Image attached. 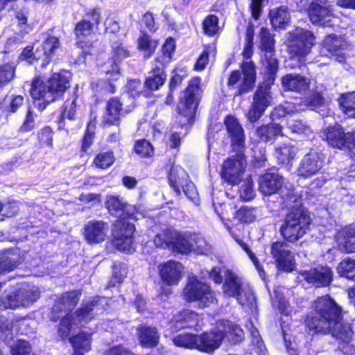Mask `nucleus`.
I'll return each instance as SVG.
<instances>
[{
  "label": "nucleus",
  "instance_id": "nucleus-14",
  "mask_svg": "<svg viewBox=\"0 0 355 355\" xmlns=\"http://www.w3.org/2000/svg\"><path fill=\"white\" fill-rule=\"evenodd\" d=\"M168 180L178 195L180 194L181 190L189 198H191L196 193L194 184L189 180L187 173L181 166H173L171 167L168 174Z\"/></svg>",
  "mask_w": 355,
  "mask_h": 355
},
{
  "label": "nucleus",
  "instance_id": "nucleus-51",
  "mask_svg": "<svg viewBox=\"0 0 355 355\" xmlns=\"http://www.w3.org/2000/svg\"><path fill=\"white\" fill-rule=\"evenodd\" d=\"M135 150L142 157H150L154 155L153 146L146 140L137 141L135 145Z\"/></svg>",
  "mask_w": 355,
  "mask_h": 355
},
{
  "label": "nucleus",
  "instance_id": "nucleus-11",
  "mask_svg": "<svg viewBox=\"0 0 355 355\" xmlns=\"http://www.w3.org/2000/svg\"><path fill=\"white\" fill-rule=\"evenodd\" d=\"M289 35L288 49L291 58L304 62L315 44V36L311 31L299 28Z\"/></svg>",
  "mask_w": 355,
  "mask_h": 355
},
{
  "label": "nucleus",
  "instance_id": "nucleus-61",
  "mask_svg": "<svg viewBox=\"0 0 355 355\" xmlns=\"http://www.w3.org/2000/svg\"><path fill=\"white\" fill-rule=\"evenodd\" d=\"M275 297L272 299L273 304L277 305L279 311L285 314L291 312V307L288 302L282 295H279L277 291H274Z\"/></svg>",
  "mask_w": 355,
  "mask_h": 355
},
{
  "label": "nucleus",
  "instance_id": "nucleus-52",
  "mask_svg": "<svg viewBox=\"0 0 355 355\" xmlns=\"http://www.w3.org/2000/svg\"><path fill=\"white\" fill-rule=\"evenodd\" d=\"M59 39L55 36L47 37L43 42L44 54L47 57L52 55L60 47Z\"/></svg>",
  "mask_w": 355,
  "mask_h": 355
},
{
  "label": "nucleus",
  "instance_id": "nucleus-17",
  "mask_svg": "<svg viewBox=\"0 0 355 355\" xmlns=\"http://www.w3.org/2000/svg\"><path fill=\"white\" fill-rule=\"evenodd\" d=\"M242 71L243 75L242 79L240 72L234 71L231 73L228 80V85L231 86L236 85L239 80L242 81V84L236 92V95L248 92L255 82V69L252 62H245L242 65Z\"/></svg>",
  "mask_w": 355,
  "mask_h": 355
},
{
  "label": "nucleus",
  "instance_id": "nucleus-3",
  "mask_svg": "<svg viewBox=\"0 0 355 355\" xmlns=\"http://www.w3.org/2000/svg\"><path fill=\"white\" fill-rule=\"evenodd\" d=\"M107 208L112 215L121 218L117 220L113 227V243L116 248L128 253L135 250V243L132 235L135 227L132 224L125 220V218H131L133 210L136 208L127 205L122 198L111 196L107 198Z\"/></svg>",
  "mask_w": 355,
  "mask_h": 355
},
{
  "label": "nucleus",
  "instance_id": "nucleus-47",
  "mask_svg": "<svg viewBox=\"0 0 355 355\" xmlns=\"http://www.w3.org/2000/svg\"><path fill=\"white\" fill-rule=\"evenodd\" d=\"M90 334H80L73 336L70 339V342L73 345L75 352H78V350L83 349L87 352L90 349Z\"/></svg>",
  "mask_w": 355,
  "mask_h": 355
},
{
  "label": "nucleus",
  "instance_id": "nucleus-35",
  "mask_svg": "<svg viewBox=\"0 0 355 355\" xmlns=\"http://www.w3.org/2000/svg\"><path fill=\"white\" fill-rule=\"evenodd\" d=\"M163 65L156 66L146 78L145 85L150 90L159 89L165 83L166 75Z\"/></svg>",
  "mask_w": 355,
  "mask_h": 355
},
{
  "label": "nucleus",
  "instance_id": "nucleus-16",
  "mask_svg": "<svg viewBox=\"0 0 355 355\" xmlns=\"http://www.w3.org/2000/svg\"><path fill=\"white\" fill-rule=\"evenodd\" d=\"M270 253L279 270L291 272L295 269V260L294 254L290 250L288 245L286 243L277 241L272 243Z\"/></svg>",
  "mask_w": 355,
  "mask_h": 355
},
{
  "label": "nucleus",
  "instance_id": "nucleus-13",
  "mask_svg": "<svg viewBox=\"0 0 355 355\" xmlns=\"http://www.w3.org/2000/svg\"><path fill=\"white\" fill-rule=\"evenodd\" d=\"M245 164L244 155L241 152L236 156L227 159L223 165V178L230 184H238L242 178Z\"/></svg>",
  "mask_w": 355,
  "mask_h": 355
},
{
  "label": "nucleus",
  "instance_id": "nucleus-54",
  "mask_svg": "<svg viewBox=\"0 0 355 355\" xmlns=\"http://www.w3.org/2000/svg\"><path fill=\"white\" fill-rule=\"evenodd\" d=\"M255 196L251 178L246 179L240 189V196L244 200H252Z\"/></svg>",
  "mask_w": 355,
  "mask_h": 355
},
{
  "label": "nucleus",
  "instance_id": "nucleus-32",
  "mask_svg": "<svg viewBox=\"0 0 355 355\" xmlns=\"http://www.w3.org/2000/svg\"><path fill=\"white\" fill-rule=\"evenodd\" d=\"M347 133L345 134L340 125L329 127L323 131L322 137L334 148H343L346 144Z\"/></svg>",
  "mask_w": 355,
  "mask_h": 355
},
{
  "label": "nucleus",
  "instance_id": "nucleus-20",
  "mask_svg": "<svg viewBox=\"0 0 355 355\" xmlns=\"http://www.w3.org/2000/svg\"><path fill=\"white\" fill-rule=\"evenodd\" d=\"M270 101L269 89L266 87L259 89L254 94L252 105L247 114L248 120L252 123L257 121L270 105Z\"/></svg>",
  "mask_w": 355,
  "mask_h": 355
},
{
  "label": "nucleus",
  "instance_id": "nucleus-39",
  "mask_svg": "<svg viewBox=\"0 0 355 355\" xmlns=\"http://www.w3.org/2000/svg\"><path fill=\"white\" fill-rule=\"evenodd\" d=\"M138 49L144 53V57L149 58L157 46V42L146 34L141 35L137 40Z\"/></svg>",
  "mask_w": 355,
  "mask_h": 355
},
{
  "label": "nucleus",
  "instance_id": "nucleus-10",
  "mask_svg": "<svg viewBox=\"0 0 355 355\" xmlns=\"http://www.w3.org/2000/svg\"><path fill=\"white\" fill-rule=\"evenodd\" d=\"M184 296L187 301L198 302L200 307L208 306L216 301L215 295L210 286L196 276L188 277Z\"/></svg>",
  "mask_w": 355,
  "mask_h": 355
},
{
  "label": "nucleus",
  "instance_id": "nucleus-43",
  "mask_svg": "<svg viewBox=\"0 0 355 355\" xmlns=\"http://www.w3.org/2000/svg\"><path fill=\"white\" fill-rule=\"evenodd\" d=\"M175 40L171 37L166 39L162 46V55L156 59V62L163 66L168 64L175 51Z\"/></svg>",
  "mask_w": 355,
  "mask_h": 355
},
{
  "label": "nucleus",
  "instance_id": "nucleus-49",
  "mask_svg": "<svg viewBox=\"0 0 355 355\" xmlns=\"http://www.w3.org/2000/svg\"><path fill=\"white\" fill-rule=\"evenodd\" d=\"M204 33L208 36H214L219 30L218 19L216 15L207 16L202 22Z\"/></svg>",
  "mask_w": 355,
  "mask_h": 355
},
{
  "label": "nucleus",
  "instance_id": "nucleus-27",
  "mask_svg": "<svg viewBox=\"0 0 355 355\" xmlns=\"http://www.w3.org/2000/svg\"><path fill=\"white\" fill-rule=\"evenodd\" d=\"M200 316L190 310L182 311L175 315L171 321V327L175 329L193 328L199 325Z\"/></svg>",
  "mask_w": 355,
  "mask_h": 355
},
{
  "label": "nucleus",
  "instance_id": "nucleus-23",
  "mask_svg": "<svg viewBox=\"0 0 355 355\" xmlns=\"http://www.w3.org/2000/svg\"><path fill=\"white\" fill-rule=\"evenodd\" d=\"M332 271L327 266H320L302 272L303 278L316 286H327L332 280Z\"/></svg>",
  "mask_w": 355,
  "mask_h": 355
},
{
  "label": "nucleus",
  "instance_id": "nucleus-50",
  "mask_svg": "<svg viewBox=\"0 0 355 355\" xmlns=\"http://www.w3.org/2000/svg\"><path fill=\"white\" fill-rule=\"evenodd\" d=\"M288 127L293 132L302 135L307 138H310L313 135L311 128L300 121L291 119L288 121Z\"/></svg>",
  "mask_w": 355,
  "mask_h": 355
},
{
  "label": "nucleus",
  "instance_id": "nucleus-4",
  "mask_svg": "<svg viewBox=\"0 0 355 355\" xmlns=\"http://www.w3.org/2000/svg\"><path fill=\"white\" fill-rule=\"evenodd\" d=\"M209 277L216 284H221L224 279L223 292L225 295L235 297L239 304L253 309L255 306V296L250 286L242 277L230 269L213 268Z\"/></svg>",
  "mask_w": 355,
  "mask_h": 355
},
{
  "label": "nucleus",
  "instance_id": "nucleus-45",
  "mask_svg": "<svg viewBox=\"0 0 355 355\" xmlns=\"http://www.w3.org/2000/svg\"><path fill=\"white\" fill-rule=\"evenodd\" d=\"M340 104L346 115L355 118V92L343 95L340 99Z\"/></svg>",
  "mask_w": 355,
  "mask_h": 355
},
{
  "label": "nucleus",
  "instance_id": "nucleus-29",
  "mask_svg": "<svg viewBox=\"0 0 355 355\" xmlns=\"http://www.w3.org/2000/svg\"><path fill=\"white\" fill-rule=\"evenodd\" d=\"M309 16L313 24L320 26H331V10L317 3H312L309 8Z\"/></svg>",
  "mask_w": 355,
  "mask_h": 355
},
{
  "label": "nucleus",
  "instance_id": "nucleus-24",
  "mask_svg": "<svg viewBox=\"0 0 355 355\" xmlns=\"http://www.w3.org/2000/svg\"><path fill=\"white\" fill-rule=\"evenodd\" d=\"M323 48L321 53L324 55H327L326 52L333 57L339 62L345 60L344 54L341 52L346 46L345 42L340 37L335 35L327 36L323 42Z\"/></svg>",
  "mask_w": 355,
  "mask_h": 355
},
{
  "label": "nucleus",
  "instance_id": "nucleus-22",
  "mask_svg": "<svg viewBox=\"0 0 355 355\" xmlns=\"http://www.w3.org/2000/svg\"><path fill=\"white\" fill-rule=\"evenodd\" d=\"M158 268L164 283L168 286L177 285L179 283L184 269L181 263L169 261L160 264Z\"/></svg>",
  "mask_w": 355,
  "mask_h": 355
},
{
  "label": "nucleus",
  "instance_id": "nucleus-37",
  "mask_svg": "<svg viewBox=\"0 0 355 355\" xmlns=\"http://www.w3.org/2000/svg\"><path fill=\"white\" fill-rule=\"evenodd\" d=\"M121 114V103L116 98H111L107 105L103 121L107 124H114L118 121Z\"/></svg>",
  "mask_w": 355,
  "mask_h": 355
},
{
  "label": "nucleus",
  "instance_id": "nucleus-1",
  "mask_svg": "<svg viewBox=\"0 0 355 355\" xmlns=\"http://www.w3.org/2000/svg\"><path fill=\"white\" fill-rule=\"evenodd\" d=\"M306 323L310 330L331 334L344 343L350 341L354 334L350 324L343 320L340 308L329 296L318 297L313 302Z\"/></svg>",
  "mask_w": 355,
  "mask_h": 355
},
{
  "label": "nucleus",
  "instance_id": "nucleus-33",
  "mask_svg": "<svg viewBox=\"0 0 355 355\" xmlns=\"http://www.w3.org/2000/svg\"><path fill=\"white\" fill-rule=\"evenodd\" d=\"M269 19L274 28H284L291 19L288 8L282 6L271 9L269 12Z\"/></svg>",
  "mask_w": 355,
  "mask_h": 355
},
{
  "label": "nucleus",
  "instance_id": "nucleus-30",
  "mask_svg": "<svg viewBox=\"0 0 355 355\" xmlns=\"http://www.w3.org/2000/svg\"><path fill=\"white\" fill-rule=\"evenodd\" d=\"M227 131L232 138L233 146L242 148L245 141L243 130L237 119L233 116H228L225 121Z\"/></svg>",
  "mask_w": 355,
  "mask_h": 355
},
{
  "label": "nucleus",
  "instance_id": "nucleus-25",
  "mask_svg": "<svg viewBox=\"0 0 355 355\" xmlns=\"http://www.w3.org/2000/svg\"><path fill=\"white\" fill-rule=\"evenodd\" d=\"M283 179L275 172H267L259 177V189L264 195L276 193L282 187Z\"/></svg>",
  "mask_w": 355,
  "mask_h": 355
},
{
  "label": "nucleus",
  "instance_id": "nucleus-31",
  "mask_svg": "<svg viewBox=\"0 0 355 355\" xmlns=\"http://www.w3.org/2000/svg\"><path fill=\"white\" fill-rule=\"evenodd\" d=\"M227 131L232 138L233 146L242 148L245 141L243 130L237 119L233 116H228L225 121Z\"/></svg>",
  "mask_w": 355,
  "mask_h": 355
},
{
  "label": "nucleus",
  "instance_id": "nucleus-57",
  "mask_svg": "<svg viewBox=\"0 0 355 355\" xmlns=\"http://www.w3.org/2000/svg\"><path fill=\"white\" fill-rule=\"evenodd\" d=\"M304 109L303 105L302 104L293 102H285L284 104L279 106V107L276 109V111L279 115H281V112H284V114H292L302 111Z\"/></svg>",
  "mask_w": 355,
  "mask_h": 355
},
{
  "label": "nucleus",
  "instance_id": "nucleus-42",
  "mask_svg": "<svg viewBox=\"0 0 355 355\" xmlns=\"http://www.w3.org/2000/svg\"><path fill=\"white\" fill-rule=\"evenodd\" d=\"M17 256L10 252L0 254V275L10 272L17 267Z\"/></svg>",
  "mask_w": 355,
  "mask_h": 355
},
{
  "label": "nucleus",
  "instance_id": "nucleus-64",
  "mask_svg": "<svg viewBox=\"0 0 355 355\" xmlns=\"http://www.w3.org/2000/svg\"><path fill=\"white\" fill-rule=\"evenodd\" d=\"M76 114V101H66L64 105L62 115L64 118L73 119Z\"/></svg>",
  "mask_w": 355,
  "mask_h": 355
},
{
  "label": "nucleus",
  "instance_id": "nucleus-6",
  "mask_svg": "<svg viewBox=\"0 0 355 355\" xmlns=\"http://www.w3.org/2000/svg\"><path fill=\"white\" fill-rule=\"evenodd\" d=\"M216 331L197 335V349L205 352H212L218 348L224 338L232 343L243 339V332L240 327L228 320L217 322Z\"/></svg>",
  "mask_w": 355,
  "mask_h": 355
},
{
  "label": "nucleus",
  "instance_id": "nucleus-19",
  "mask_svg": "<svg viewBox=\"0 0 355 355\" xmlns=\"http://www.w3.org/2000/svg\"><path fill=\"white\" fill-rule=\"evenodd\" d=\"M323 156L315 151L306 154L300 161L297 168L298 175L310 178L317 174L322 168Z\"/></svg>",
  "mask_w": 355,
  "mask_h": 355
},
{
  "label": "nucleus",
  "instance_id": "nucleus-40",
  "mask_svg": "<svg viewBox=\"0 0 355 355\" xmlns=\"http://www.w3.org/2000/svg\"><path fill=\"white\" fill-rule=\"evenodd\" d=\"M115 157L112 151L101 152L98 153L93 160V165L101 169L110 167L114 162Z\"/></svg>",
  "mask_w": 355,
  "mask_h": 355
},
{
  "label": "nucleus",
  "instance_id": "nucleus-41",
  "mask_svg": "<svg viewBox=\"0 0 355 355\" xmlns=\"http://www.w3.org/2000/svg\"><path fill=\"white\" fill-rule=\"evenodd\" d=\"M337 270L341 277L355 281V260L345 259L339 263Z\"/></svg>",
  "mask_w": 355,
  "mask_h": 355
},
{
  "label": "nucleus",
  "instance_id": "nucleus-28",
  "mask_svg": "<svg viewBox=\"0 0 355 355\" xmlns=\"http://www.w3.org/2000/svg\"><path fill=\"white\" fill-rule=\"evenodd\" d=\"M282 83L284 89L292 92H303L310 87V80L297 73H289L284 76Z\"/></svg>",
  "mask_w": 355,
  "mask_h": 355
},
{
  "label": "nucleus",
  "instance_id": "nucleus-21",
  "mask_svg": "<svg viewBox=\"0 0 355 355\" xmlns=\"http://www.w3.org/2000/svg\"><path fill=\"white\" fill-rule=\"evenodd\" d=\"M109 225L102 220H90L85 225L83 235L89 243H99L105 240Z\"/></svg>",
  "mask_w": 355,
  "mask_h": 355
},
{
  "label": "nucleus",
  "instance_id": "nucleus-15",
  "mask_svg": "<svg viewBox=\"0 0 355 355\" xmlns=\"http://www.w3.org/2000/svg\"><path fill=\"white\" fill-rule=\"evenodd\" d=\"M261 51L264 52L262 63L268 73L273 74L277 71L278 61L275 57V41L266 28H261L260 32Z\"/></svg>",
  "mask_w": 355,
  "mask_h": 355
},
{
  "label": "nucleus",
  "instance_id": "nucleus-58",
  "mask_svg": "<svg viewBox=\"0 0 355 355\" xmlns=\"http://www.w3.org/2000/svg\"><path fill=\"white\" fill-rule=\"evenodd\" d=\"M236 241L237 243L242 248L243 250L247 253L250 260L252 261L253 264L256 267L257 270L259 271V275H262V273L263 272L262 268L259 265V263L258 261L257 258L254 254L252 251L248 248V245L244 243L241 239L235 238Z\"/></svg>",
  "mask_w": 355,
  "mask_h": 355
},
{
  "label": "nucleus",
  "instance_id": "nucleus-38",
  "mask_svg": "<svg viewBox=\"0 0 355 355\" xmlns=\"http://www.w3.org/2000/svg\"><path fill=\"white\" fill-rule=\"evenodd\" d=\"M282 132V127L279 124L271 123L261 126L257 130V134L263 141L267 142L273 139Z\"/></svg>",
  "mask_w": 355,
  "mask_h": 355
},
{
  "label": "nucleus",
  "instance_id": "nucleus-44",
  "mask_svg": "<svg viewBox=\"0 0 355 355\" xmlns=\"http://www.w3.org/2000/svg\"><path fill=\"white\" fill-rule=\"evenodd\" d=\"M93 25L89 22V21L86 19H83L80 22H78L75 28V34L78 38V44L81 48H83V40L85 37L91 35L92 33Z\"/></svg>",
  "mask_w": 355,
  "mask_h": 355
},
{
  "label": "nucleus",
  "instance_id": "nucleus-46",
  "mask_svg": "<svg viewBox=\"0 0 355 355\" xmlns=\"http://www.w3.org/2000/svg\"><path fill=\"white\" fill-rule=\"evenodd\" d=\"M173 343L179 347L197 349V335L181 334L173 338Z\"/></svg>",
  "mask_w": 355,
  "mask_h": 355
},
{
  "label": "nucleus",
  "instance_id": "nucleus-7",
  "mask_svg": "<svg viewBox=\"0 0 355 355\" xmlns=\"http://www.w3.org/2000/svg\"><path fill=\"white\" fill-rule=\"evenodd\" d=\"M70 73L67 71L54 73L47 82L35 78L31 84V95L35 99H43L47 103L63 95L69 87Z\"/></svg>",
  "mask_w": 355,
  "mask_h": 355
},
{
  "label": "nucleus",
  "instance_id": "nucleus-5",
  "mask_svg": "<svg viewBox=\"0 0 355 355\" xmlns=\"http://www.w3.org/2000/svg\"><path fill=\"white\" fill-rule=\"evenodd\" d=\"M286 202L287 205L291 206L290 202L295 203V205L292 206V210L286 216L281 227V233L286 241L293 243L304 235L311 218L307 211L301 207L299 198L288 196Z\"/></svg>",
  "mask_w": 355,
  "mask_h": 355
},
{
  "label": "nucleus",
  "instance_id": "nucleus-53",
  "mask_svg": "<svg viewBox=\"0 0 355 355\" xmlns=\"http://www.w3.org/2000/svg\"><path fill=\"white\" fill-rule=\"evenodd\" d=\"M14 67L7 64L0 67V87L4 86L10 82L14 76Z\"/></svg>",
  "mask_w": 355,
  "mask_h": 355
},
{
  "label": "nucleus",
  "instance_id": "nucleus-63",
  "mask_svg": "<svg viewBox=\"0 0 355 355\" xmlns=\"http://www.w3.org/2000/svg\"><path fill=\"white\" fill-rule=\"evenodd\" d=\"M19 203L17 202L12 201L8 202L7 203L3 205L1 211H3V216H6L7 217H12L19 211Z\"/></svg>",
  "mask_w": 355,
  "mask_h": 355
},
{
  "label": "nucleus",
  "instance_id": "nucleus-62",
  "mask_svg": "<svg viewBox=\"0 0 355 355\" xmlns=\"http://www.w3.org/2000/svg\"><path fill=\"white\" fill-rule=\"evenodd\" d=\"M324 103V99L319 93L313 94L309 99L303 105L304 108L309 107L312 110H315L321 107Z\"/></svg>",
  "mask_w": 355,
  "mask_h": 355
},
{
  "label": "nucleus",
  "instance_id": "nucleus-48",
  "mask_svg": "<svg viewBox=\"0 0 355 355\" xmlns=\"http://www.w3.org/2000/svg\"><path fill=\"white\" fill-rule=\"evenodd\" d=\"M259 213L257 208L242 207L236 212V218L243 223H252Z\"/></svg>",
  "mask_w": 355,
  "mask_h": 355
},
{
  "label": "nucleus",
  "instance_id": "nucleus-8",
  "mask_svg": "<svg viewBox=\"0 0 355 355\" xmlns=\"http://www.w3.org/2000/svg\"><path fill=\"white\" fill-rule=\"evenodd\" d=\"M154 243L158 248H168L174 252L187 254L192 251L191 234H181L171 228L157 233Z\"/></svg>",
  "mask_w": 355,
  "mask_h": 355
},
{
  "label": "nucleus",
  "instance_id": "nucleus-18",
  "mask_svg": "<svg viewBox=\"0 0 355 355\" xmlns=\"http://www.w3.org/2000/svg\"><path fill=\"white\" fill-rule=\"evenodd\" d=\"M130 55L129 50L123 44H119L113 49V58L101 67V70L107 76L108 80H115L120 77V69L117 62L128 58Z\"/></svg>",
  "mask_w": 355,
  "mask_h": 355
},
{
  "label": "nucleus",
  "instance_id": "nucleus-59",
  "mask_svg": "<svg viewBox=\"0 0 355 355\" xmlns=\"http://www.w3.org/2000/svg\"><path fill=\"white\" fill-rule=\"evenodd\" d=\"M31 351L29 343L24 340H19L15 346L11 347L12 355H28Z\"/></svg>",
  "mask_w": 355,
  "mask_h": 355
},
{
  "label": "nucleus",
  "instance_id": "nucleus-56",
  "mask_svg": "<svg viewBox=\"0 0 355 355\" xmlns=\"http://www.w3.org/2000/svg\"><path fill=\"white\" fill-rule=\"evenodd\" d=\"M191 242L192 250L198 253H205L207 250V243L205 239L200 235L191 234Z\"/></svg>",
  "mask_w": 355,
  "mask_h": 355
},
{
  "label": "nucleus",
  "instance_id": "nucleus-55",
  "mask_svg": "<svg viewBox=\"0 0 355 355\" xmlns=\"http://www.w3.org/2000/svg\"><path fill=\"white\" fill-rule=\"evenodd\" d=\"M95 123L90 121L87 128L85 135L83 139L82 150L86 152L93 143L94 138Z\"/></svg>",
  "mask_w": 355,
  "mask_h": 355
},
{
  "label": "nucleus",
  "instance_id": "nucleus-60",
  "mask_svg": "<svg viewBox=\"0 0 355 355\" xmlns=\"http://www.w3.org/2000/svg\"><path fill=\"white\" fill-rule=\"evenodd\" d=\"M211 53H215V49L212 46H208L202 53L200 58L198 59L195 68L196 70H202L205 68L208 63L209 55Z\"/></svg>",
  "mask_w": 355,
  "mask_h": 355
},
{
  "label": "nucleus",
  "instance_id": "nucleus-34",
  "mask_svg": "<svg viewBox=\"0 0 355 355\" xmlns=\"http://www.w3.org/2000/svg\"><path fill=\"white\" fill-rule=\"evenodd\" d=\"M139 340L144 347H154L159 342V335L154 327L142 326L137 329Z\"/></svg>",
  "mask_w": 355,
  "mask_h": 355
},
{
  "label": "nucleus",
  "instance_id": "nucleus-2",
  "mask_svg": "<svg viewBox=\"0 0 355 355\" xmlns=\"http://www.w3.org/2000/svg\"><path fill=\"white\" fill-rule=\"evenodd\" d=\"M79 300V294L73 291L64 293L59 298L52 308L51 319L57 320L62 318L58 333L60 336L67 337L73 328L83 326L94 318L92 313L97 301L93 299L87 303H84L82 307L73 314H69L68 311L72 310Z\"/></svg>",
  "mask_w": 355,
  "mask_h": 355
},
{
  "label": "nucleus",
  "instance_id": "nucleus-12",
  "mask_svg": "<svg viewBox=\"0 0 355 355\" xmlns=\"http://www.w3.org/2000/svg\"><path fill=\"white\" fill-rule=\"evenodd\" d=\"M39 297L37 288L29 284H23L21 287L0 300V306L3 309H15L19 306H28Z\"/></svg>",
  "mask_w": 355,
  "mask_h": 355
},
{
  "label": "nucleus",
  "instance_id": "nucleus-9",
  "mask_svg": "<svg viewBox=\"0 0 355 355\" xmlns=\"http://www.w3.org/2000/svg\"><path fill=\"white\" fill-rule=\"evenodd\" d=\"M200 78H193L180 96L178 105V114L185 118L184 123H190L196 114L200 98Z\"/></svg>",
  "mask_w": 355,
  "mask_h": 355
},
{
  "label": "nucleus",
  "instance_id": "nucleus-36",
  "mask_svg": "<svg viewBox=\"0 0 355 355\" xmlns=\"http://www.w3.org/2000/svg\"><path fill=\"white\" fill-rule=\"evenodd\" d=\"M297 153V149L291 144H284L275 149V157L282 164L289 165Z\"/></svg>",
  "mask_w": 355,
  "mask_h": 355
},
{
  "label": "nucleus",
  "instance_id": "nucleus-26",
  "mask_svg": "<svg viewBox=\"0 0 355 355\" xmlns=\"http://www.w3.org/2000/svg\"><path fill=\"white\" fill-rule=\"evenodd\" d=\"M338 248L343 252H355V228L347 226L339 230L335 236Z\"/></svg>",
  "mask_w": 355,
  "mask_h": 355
}]
</instances>
